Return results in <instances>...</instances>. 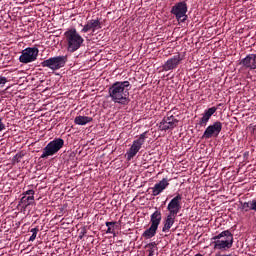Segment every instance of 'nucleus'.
Wrapping results in <instances>:
<instances>
[{"instance_id": "nucleus-18", "label": "nucleus", "mask_w": 256, "mask_h": 256, "mask_svg": "<svg viewBox=\"0 0 256 256\" xmlns=\"http://www.w3.org/2000/svg\"><path fill=\"white\" fill-rule=\"evenodd\" d=\"M161 219H163V215L161 214V210H157L153 212L150 216V223L153 227L159 229V225H161Z\"/></svg>"}, {"instance_id": "nucleus-26", "label": "nucleus", "mask_w": 256, "mask_h": 256, "mask_svg": "<svg viewBox=\"0 0 256 256\" xmlns=\"http://www.w3.org/2000/svg\"><path fill=\"white\" fill-rule=\"evenodd\" d=\"M21 159H23V155L21 153H18L14 156V161L17 163L21 162Z\"/></svg>"}, {"instance_id": "nucleus-20", "label": "nucleus", "mask_w": 256, "mask_h": 256, "mask_svg": "<svg viewBox=\"0 0 256 256\" xmlns=\"http://www.w3.org/2000/svg\"><path fill=\"white\" fill-rule=\"evenodd\" d=\"M157 227L151 225L147 230H145L142 234V237H144V239H151L153 237H155V235H157Z\"/></svg>"}, {"instance_id": "nucleus-19", "label": "nucleus", "mask_w": 256, "mask_h": 256, "mask_svg": "<svg viewBox=\"0 0 256 256\" xmlns=\"http://www.w3.org/2000/svg\"><path fill=\"white\" fill-rule=\"evenodd\" d=\"M35 203V196H23L19 202V205L23 207V209H27L29 205H33Z\"/></svg>"}, {"instance_id": "nucleus-23", "label": "nucleus", "mask_w": 256, "mask_h": 256, "mask_svg": "<svg viewBox=\"0 0 256 256\" xmlns=\"http://www.w3.org/2000/svg\"><path fill=\"white\" fill-rule=\"evenodd\" d=\"M32 235L29 238V241H35L37 239V233H39V228H32L31 229Z\"/></svg>"}, {"instance_id": "nucleus-8", "label": "nucleus", "mask_w": 256, "mask_h": 256, "mask_svg": "<svg viewBox=\"0 0 256 256\" xmlns=\"http://www.w3.org/2000/svg\"><path fill=\"white\" fill-rule=\"evenodd\" d=\"M39 56V49L35 47H28L22 51V54L19 57L20 63H33V61H37V57Z\"/></svg>"}, {"instance_id": "nucleus-9", "label": "nucleus", "mask_w": 256, "mask_h": 256, "mask_svg": "<svg viewBox=\"0 0 256 256\" xmlns=\"http://www.w3.org/2000/svg\"><path fill=\"white\" fill-rule=\"evenodd\" d=\"M179 125V120L173 116V113L168 112L166 117L159 124L160 131H169L175 129Z\"/></svg>"}, {"instance_id": "nucleus-2", "label": "nucleus", "mask_w": 256, "mask_h": 256, "mask_svg": "<svg viewBox=\"0 0 256 256\" xmlns=\"http://www.w3.org/2000/svg\"><path fill=\"white\" fill-rule=\"evenodd\" d=\"M64 39L66 42V49L69 53L79 51L83 43H85V39H83V36H81L75 28L68 29L67 32L64 33Z\"/></svg>"}, {"instance_id": "nucleus-7", "label": "nucleus", "mask_w": 256, "mask_h": 256, "mask_svg": "<svg viewBox=\"0 0 256 256\" xmlns=\"http://www.w3.org/2000/svg\"><path fill=\"white\" fill-rule=\"evenodd\" d=\"M145 139H147V132L142 133L139 138L133 141L131 147L126 153L128 161H131L133 157L141 151V147L145 145Z\"/></svg>"}, {"instance_id": "nucleus-6", "label": "nucleus", "mask_w": 256, "mask_h": 256, "mask_svg": "<svg viewBox=\"0 0 256 256\" xmlns=\"http://www.w3.org/2000/svg\"><path fill=\"white\" fill-rule=\"evenodd\" d=\"M187 10V3L185 1H181L171 8L170 13L176 17V20L179 21V23H185L188 17Z\"/></svg>"}, {"instance_id": "nucleus-4", "label": "nucleus", "mask_w": 256, "mask_h": 256, "mask_svg": "<svg viewBox=\"0 0 256 256\" xmlns=\"http://www.w3.org/2000/svg\"><path fill=\"white\" fill-rule=\"evenodd\" d=\"M63 145H65V140L62 138H55L50 141L46 147H44L43 152L41 154V159H47V157H53V155H57L61 149H63Z\"/></svg>"}, {"instance_id": "nucleus-25", "label": "nucleus", "mask_w": 256, "mask_h": 256, "mask_svg": "<svg viewBox=\"0 0 256 256\" xmlns=\"http://www.w3.org/2000/svg\"><path fill=\"white\" fill-rule=\"evenodd\" d=\"M7 77L0 75V86L3 87L7 83Z\"/></svg>"}, {"instance_id": "nucleus-16", "label": "nucleus", "mask_w": 256, "mask_h": 256, "mask_svg": "<svg viewBox=\"0 0 256 256\" xmlns=\"http://www.w3.org/2000/svg\"><path fill=\"white\" fill-rule=\"evenodd\" d=\"M240 65H243L246 69H256V54L246 56L242 59Z\"/></svg>"}, {"instance_id": "nucleus-30", "label": "nucleus", "mask_w": 256, "mask_h": 256, "mask_svg": "<svg viewBox=\"0 0 256 256\" xmlns=\"http://www.w3.org/2000/svg\"><path fill=\"white\" fill-rule=\"evenodd\" d=\"M83 237H85V232H80L79 239H83Z\"/></svg>"}, {"instance_id": "nucleus-1", "label": "nucleus", "mask_w": 256, "mask_h": 256, "mask_svg": "<svg viewBox=\"0 0 256 256\" xmlns=\"http://www.w3.org/2000/svg\"><path fill=\"white\" fill-rule=\"evenodd\" d=\"M129 91H131V83L129 81H117L108 89V94L113 103L129 105Z\"/></svg>"}, {"instance_id": "nucleus-29", "label": "nucleus", "mask_w": 256, "mask_h": 256, "mask_svg": "<svg viewBox=\"0 0 256 256\" xmlns=\"http://www.w3.org/2000/svg\"><path fill=\"white\" fill-rule=\"evenodd\" d=\"M218 240L227 241V235H223V237H220Z\"/></svg>"}, {"instance_id": "nucleus-13", "label": "nucleus", "mask_w": 256, "mask_h": 256, "mask_svg": "<svg viewBox=\"0 0 256 256\" xmlns=\"http://www.w3.org/2000/svg\"><path fill=\"white\" fill-rule=\"evenodd\" d=\"M101 20L99 18L89 20L82 28L81 33H89V31H92V33H95V31H98V29H101Z\"/></svg>"}, {"instance_id": "nucleus-15", "label": "nucleus", "mask_w": 256, "mask_h": 256, "mask_svg": "<svg viewBox=\"0 0 256 256\" xmlns=\"http://www.w3.org/2000/svg\"><path fill=\"white\" fill-rule=\"evenodd\" d=\"M215 113H217V107H211L205 110L198 125H200V127H205L207 123H209V119H211Z\"/></svg>"}, {"instance_id": "nucleus-3", "label": "nucleus", "mask_w": 256, "mask_h": 256, "mask_svg": "<svg viewBox=\"0 0 256 256\" xmlns=\"http://www.w3.org/2000/svg\"><path fill=\"white\" fill-rule=\"evenodd\" d=\"M214 249L218 251H229L233 247V235L229 230L222 231L212 238Z\"/></svg>"}, {"instance_id": "nucleus-5", "label": "nucleus", "mask_w": 256, "mask_h": 256, "mask_svg": "<svg viewBox=\"0 0 256 256\" xmlns=\"http://www.w3.org/2000/svg\"><path fill=\"white\" fill-rule=\"evenodd\" d=\"M65 63H67V56H56L42 61L41 66L48 67L52 71H59V69L65 67Z\"/></svg>"}, {"instance_id": "nucleus-11", "label": "nucleus", "mask_w": 256, "mask_h": 256, "mask_svg": "<svg viewBox=\"0 0 256 256\" xmlns=\"http://www.w3.org/2000/svg\"><path fill=\"white\" fill-rule=\"evenodd\" d=\"M183 196L181 194H177L168 204L167 211L169 212L168 215L177 216L179 211H181V200Z\"/></svg>"}, {"instance_id": "nucleus-24", "label": "nucleus", "mask_w": 256, "mask_h": 256, "mask_svg": "<svg viewBox=\"0 0 256 256\" xmlns=\"http://www.w3.org/2000/svg\"><path fill=\"white\" fill-rule=\"evenodd\" d=\"M146 247H149V248H150V254H149V255L152 256L153 253H154V250H153V249H155V247H157V243L151 242V243L147 244Z\"/></svg>"}, {"instance_id": "nucleus-27", "label": "nucleus", "mask_w": 256, "mask_h": 256, "mask_svg": "<svg viewBox=\"0 0 256 256\" xmlns=\"http://www.w3.org/2000/svg\"><path fill=\"white\" fill-rule=\"evenodd\" d=\"M27 195H29V197H35V190H27L24 193V196H27Z\"/></svg>"}, {"instance_id": "nucleus-31", "label": "nucleus", "mask_w": 256, "mask_h": 256, "mask_svg": "<svg viewBox=\"0 0 256 256\" xmlns=\"http://www.w3.org/2000/svg\"><path fill=\"white\" fill-rule=\"evenodd\" d=\"M215 256H233V254H216Z\"/></svg>"}, {"instance_id": "nucleus-12", "label": "nucleus", "mask_w": 256, "mask_h": 256, "mask_svg": "<svg viewBox=\"0 0 256 256\" xmlns=\"http://www.w3.org/2000/svg\"><path fill=\"white\" fill-rule=\"evenodd\" d=\"M182 61L183 58L181 57V54L178 53L177 55L169 58L162 66V69L163 71H173V69H177V67H179Z\"/></svg>"}, {"instance_id": "nucleus-10", "label": "nucleus", "mask_w": 256, "mask_h": 256, "mask_svg": "<svg viewBox=\"0 0 256 256\" xmlns=\"http://www.w3.org/2000/svg\"><path fill=\"white\" fill-rule=\"evenodd\" d=\"M223 129V123L216 121L212 125H209L202 135V139H211L212 137H219Z\"/></svg>"}, {"instance_id": "nucleus-14", "label": "nucleus", "mask_w": 256, "mask_h": 256, "mask_svg": "<svg viewBox=\"0 0 256 256\" xmlns=\"http://www.w3.org/2000/svg\"><path fill=\"white\" fill-rule=\"evenodd\" d=\"M169 187V180L167 178H163L159 183H156L154 187H152V196L157 197V195H161L163 191H165Z\"/></svg>"}, {"instance_id": "nucleus-17", "label": "nucleus", "mask_w": 256, "mask_h": 256, "mask_svg": "<svg viewBox=\"0 0 256 256\" xmlns=\"http://www.w3.org/2000/svg\"><path fill=\"white\" fill-rule=\"evenodd\" d=\"M177 216L173 214H168L164 220V226L162 228L163 233H169L171 227L175 225V219Z\"/></svg>"}, {"instance_id": "nucleus-28", "label": "nucleus", "mask_w": 256, "mask_h": 256, "mask_svg": "<svg viewBox=\"0 0 256 256\" xmlns=\"http://www.w3.org/2000/svg\"><path fill=\"white\" fill-rule=\"evenodd\" d=\"M5 131V125L3 124V119L0 118V132Z\"/></svg>"}, {"instance_id": "nucleus-21", "label": "nucleus", "mask_w": 256, "mask_h": 256, "mask_svg": "<svg viewBox=\"0 0 256 256\" xmlns=\"http://www.w3.org/2000/svg\"><path fill=\"white\" fill-rule=\"evenodd\" d=\"M91 121H93V118L89 116H77L74 119L76 125H87V123H91Z\"/></svg>"}, {"instance_id": "nucleus-22", "label": "nucleus", "mask_w": 256, "mask_h": 256, "mask_svg": "<svg viewBox=\"0 0 256 256\" xmlns=\"http://www.w3.org/2000/svg\"><path fill=\"white\" fill-rule=\"evenodd\" d=\"M116 222H106V233L115 234V229L113 228L115 226Z\"/></svg>"}]
</instances>
